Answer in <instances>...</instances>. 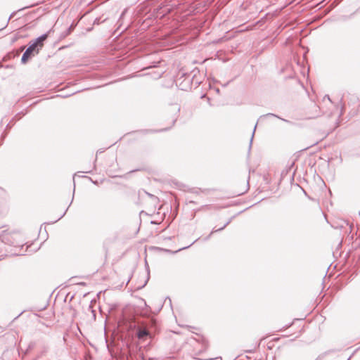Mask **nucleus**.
<instances>
[{"label": "nucleus", "mask_w": 360, "mask_h": 360, "mask_svg": "<svg viewBox=\"0 0 360 360\" xmlns=\"http://www.w3.org/2000/svg\"><path fill=\"white\" fill-rule=\"evenodd\" d=\"M20 236L16 232H9L8 231H2L0 232V240L10 245L20 246L21 244L18 243V239Z\"/></svg>", "instance_id": "nucleus-1"}, {"label": "nucleus", "mask_w": 360, "mask_h": 360, "mask_svg": "<svg viewBox=\"0 0 360 360\" xmlns=\"http://www.w3.org/2000/svg\"><path fill=\"white\" fill-rule=\"evenodd\" d=\"M36 49L37 48L35 44L30 43V46L27 48L22 56L21 62L24 64L26 63L28 59L31 57L33 52L36 51Z\"/></svg>", "instance_id": "nucleus-2"}, {"label": "nucleus", "mask_w": 360, "mask_h": 360, "mask_svg": "<svg viewBox=\"0 0 360 360\" xmlns=\"http://www.w3.org/2000/svg\"><path fill=\"white\" fill-rule=\"evenodd\" d=\"M47 37H48V34H44L41 35L40 37H39L38 38H37L32 43L35 44L37 49L38 47L41 49L43 46V42L47 39Z\"/></svg>", "instance_id": "nucleus-3"}, {"label": "nucleus", "mask_w": 360, "mask_h": 360, "mask_svg": "<svg viewBox=\"0 0 360 360\" xmlns=\"http://www.w3.org/2000/svg\"><path fill=\"white\" fill-rule=\"evenodd\" d=\"M148 331L145 328H139L137 332V336L139 339H143V338L148 336Z\"/></svg>", "instance_id": "nucleus-4"}, {"label": "nucleus", "mask_w": 360, "mask_h": 360, "mask_svg": "<svg viewBox=\"0 0 360 360\" xmlns=\"http://www.w3.org/2000/svg\"><path fill=\"white\" fill-rule=\"evenodd\" d=\"M256 127H257V125L255 126L254 131L252 132V137H251V139H250V144L252 143V139H253V137H254V134H255V131Z\"/></svg>", "instance_id": "nucleus-5"}, {"label": "nucleus", "mask_w": 360, "mask_h": 360, "mask_svg": "<svg viewBox=\"0 0 360 360\" xmlns=\"http://www.w3.org/2000/svg\"><path fill=\"white\" fill-rule=\"evenodd\" d=\"M228 224H229V222H227L226 224H225L224 225V226H222L221 228H220V229H217V230H214V231H220V230L224 229L226 226V225H227ZM212 232H214V231H213Z\"/></svg>", "instance_id": "nucleus-6"}, {"label": "nucleus", "mask_w": 360, "mask_h": 360, "mask_svg": "<svg viewBox=\"0 0 360 360\" xmlns=\"http://www.w3.org/2000/svg\"><path fill=\"white\" fill-rule=\"evenodd\" d=\"M325 99H328V100L330 102V98H329V96H328L326 95V96L323 97V100H325Z\"/></svg>", "instance_id": "nucleus-7"}, {"label": "nucleus", "mask_w": 360, "mask_h": 360, "mask_svg": "<svg viewBox=\"0 0 360 360\" xmlns=\"http://www.w3.org/2000/svg\"><path fill=\"white\" fill-rule=\"evenodd\" d=\"M126 12H127V9H125V10L122 12V15H121V16H120V18H122L124 16V15L126 13Z\"/></svg>", "instance_id": "nucleus-8"}, {"label": "nucleus", "mask_w": 360, "mask_h": 360, "mask_svg": "<svg viewBox=\"0 0 360 360\" xmlns=\"http://www.w3.org/2000/svg\"><path fill=\"white\" fill-rule=\"evenodd\" d=\"M266 116H276V115L272 113H269V114H267Z\"/></svg>", "instance_id": "nucleus-9"}, {"label": "nucleus", "mask_w": 360, "mask_h": 360, "mask_svg": "<svg viewBox=\"0 0 360 360\" xmlns=\"http://www.w3.org/2000/svg\"><path fill=\"white\" fill-rule=\"evenodd\" d=\"M13 16V13L9 17L8 20L11 19V18ZM9 20H8V22Z\"/></svg>", "instance_id": "nucleus-10"}]
</instances>
